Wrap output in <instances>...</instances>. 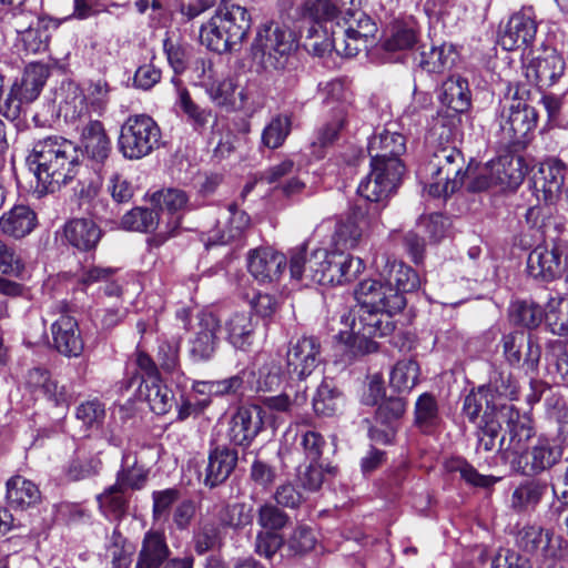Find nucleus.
Masks as SVG:
<instances>
[{"mask_svg": "<svg viewBox=\"0 0 568 568\" xmlns=\"http://www.w3.org/2000/svg\"><path fill=\"white\" fill-rule=\"evenodd\" d=\"M566 62L554 48H545L535 57L527 68V77H534L536 84L548 88L558 82L564 75Z\"/></svg>", "mask_w": 568, "mask_h": 568, "instance_id": "obj_21", "label": "nucleus"}, {"mask_svg": "<svg viewBox=\"0 0 568 568\" xmlns=\"http://www.w3.org/2000/svg\"><path fill=\"white\" fill-rule=\"evenodd\" d=\"M505 423L501 418L491 417V413L481 415L478 423V444L477 449L484 452H491L496 446V439L499 436L501 424Z\"/></svg>", "mask_w": 568, "mask_h": 568, "instance_id": "obj_53", "label": "nucleus"}, {"mask_svg": "<svg viewBox=\"0 0 568 568\" xmlns=\"http://www.w3.org/2000/svg\"><path fill=\"white\" fill-rule=\"evenodd\" d=\"M547 484L540 480H526L518 485L510 498V507L516 513L532 510L541 501Z\"/></svg>", "mask_w": 568, "mask_h": 568, "instance_id": "obj_41", "label": "nucleus"}, {"mask_svg": "<svg viewBox=\"0 0 568 568\" xmlns=\"http://www.w3.org/2000/svg\"><path fill=\"white\" fill-rule=\"evenodd\" d=\"M406 408L407 402L402 397L383 400L376 409L374 424L368 428L369 439L381 445L393 444Z\"/></svg>", "mask_w": 568, "mask_h": 568, "instance_id": "obj_12", "label": "nucleus"}, {"mask_svg": "<svg viewBox=\"0 0 568 568\" xmlns=\"http://www.w3.org/2000/svg\"><path fill=\"white\" fill-rule=\"evenodd\" d=\"M507 446L511 468L524 476H537L550 470L562 457L561 447L546 435H536L534 420L515 407H505Z\"/></svg>", "mask_w": 568, "mask_h": 568, "instance_id": "obj_2", "label": "nucleus"}, {"mask_svg": "<svg viewBox=\"0 0 568 568\" xmlns=\"http://www.w3.org/2000/svg\"><path fill=\"white\" fill-rule=\"evenodd\" d=\"M325 248H316L307 254L306 246L301 245L291 252L290 273L291 277L296 281H305L306 284L321 285V272L314 268L315 264L324 262Z\"/></svg>", "mask_w": 568, "mask_h": 568, "instance_id": "obj_29", "label": "nucleus"}, {"mask_svg": "<svg viewBox=\"0 0 568 568\" xmlns=\"http://www.w3.org/2000/svg\"><path fill=\"white\" fill-rule=\"evenodd\" d=\"M537 123V112L526 102L513 99L508 106V114L501 124V130L508 134L509 142H525L528 133L531 132Z\"/></svg>", "mask_w": 568, "mask_h": 568, "instance_id": "obj_23", "label": "nucleus"}, {"mask_svg": "<svg viewBox=\"0 0 568 568\" xmlns=\"http://www.w3.org/2000/svg\"><path fill=\"white\" fill-rule=\"evenodd\" d=\"M510 321L521 327L534 329L546 321V311L530 300H519L509 307Z\"/></svg>", "mask_w": 568, "mask_h": 568, "instance_id": "obj_44", "label": "nucleus"}, {"mask_svg": "<svg viewBox=\"0 0 568 568\" xmlns=\"http://www.w3.org/2000/svg\"><path fill=\"white\" fill-rule=\"evenodd\" d=\"M473 163L474 161L471 159L467 169L464 170L465 158L455 144H437L432 160V164L438 174H447V176L454 175L456 178L463 176V179Z\"/></svg>", "mask_w": 568, "mask_h": 568, "instance_id": "obj_36", "label": "nucleus"}, {"mask_svg": "<svg viewBox=\"0 0 568 568\" xmlns=\"http://www.w3.org/2000/svg\"><path fill=\"white\" fill-rule=\"evenodd\" d=\"M38 219L27 205H16L0 216V232L9 237L20 240L29 235L37 226Z\"/></svg>", "mask_w": 568, "mask_h": 568, "instance_id": "obj_30", "label": "nucleus"}, {"mask_svg": "<svg viewBox=\"0 0 568 568\" xmlns=\"http://www.w3.org/2000/svg\"><path fill=\"white\" fill-rule=\"evenodd\" d=\"M194 550L199 555H204L222 546V535L220 528L213 523H204L199 526L193 536Z\"/></svg>", "mask_w": 568, "mask_h": 568, "instance_id": "obj_56", "label": "nucleus"}, {"mask_svg": "<svg viewBox=\"0 0 568 568\" xmlns=\"http://www.w3.org/2000/svg\"><path fill=\"white\" fill-rule=\"evenodd\" d=\"M57 99H59V111L65 119H77L85 109L87 98L74 82H63Z\"/></svg>", "mask_w": 568, "mask_h": 568, "instance_id": "obj_45", "label": "nucleus"}, {"mask_svg": "<svg viewBox=\"0 0 568 568\" xmlns=\"http://www.w3.org/2000/svg\"><path fill=\"white\" fill-rule=\"evenodd\" d=\"M562 247L555 243L536 246L528 255L527 270L531 277L550 282L565 271Z\"/></svg>", "mask_w": 568, "mask_h": 568, "instance_id": "obj_16", "label": "nucleus"}, {"mask_svg": "<svg viewBox=\"0 0 568 568\" xmlns=\"http://www.w3.org/2000/svg\"><path fill=\"white\" fill-rule=\"evenodd\" d=\"M263 414L257 405L239 408L230 423V442L237 446H250L263 428Z\"/></svg>", "mask_w": 568, "mask_h": 568, "instance_id": "obj_19", "label": "nucleus"}, {"mask_svg": "<svg viewBox=\"0 0 568 568\" xmlns=\"http://www.w3.org/2000/svg\"><path fill=\"white\" fill-rule=\"evenodd\" d=\"M420 368L414 359L396 363L390 372V386L398 393L410 392L419 381Z\"/></svg>", "mask_w": 568, "mask_h": 568, "instance_id": "obj_46", "label": "nucleus"}, {"mask_svg": "<svg viewBox=\"0 0 568 568\" xmlns=\"http://www.w3.org/2000/svg\"><path fill=\"white\" fill-rule=\"evenodd\" d=\"M354 0H306L301 9V17L313 22L315 28L322 30L326 29L325 23L332 22L337 16L346 10L349 12L348 4H352Z\"/></svg>", "mask_w": 568, "mask_h": 568, "instance_id": "obj_31", "label": "nucleus"}, {"mask_svg": "<svg viewBox=\"0 0 568 568\" xmlns=\"http://www.w3.org/2000/svg\"><path fill=\"white\" fill-rule=\"evenodd\" d=\"M151 201L162 212H168L172 216L168 222L166 235L160 233L148 240L149 245L159 247L166 241L169 235H172L173 232L180 226L181 213L187 206L189 196L181 189L168 187L154 192L151 196Z\"/></svg>", "mask_w": 568, "mask_h": 568, "instance_id": "obj_18", "label": "nucleus"}, {"mask_svg": "<svg viewBox=\"0 0 568 568\" xmlns=\"http://www.w3.org/2000/svg\"><path fill=\"white\" fill-rule=\"evenodd\" d=\"M334 45L337 54L347 58L357 55L363 48H366V43L354 34H351L348 30L339 26V23L334 28Z\"/></svg>", "mask_w": 568, "mask_h": 568, "instance_id": "obj_60", "label": "nucleus"}, {"mask_svg": "<svg viewBox=\"0 0 568 568\" xmlns=\"http://www.w3.org/2000/svg\"><path fill=\"white\" fill-rule=\"evenodd\" d=\"M180 497L178 489L168 488L152 493V517L155 523H165L169 520L170 510Z\"/></svg>", "mask_w": 568, "mask_h": 568, "instance_id": "obj_58", "label": "nucleus"}, {"mask_svg": "<svg viewBox=\"0 0 568 568\" xmlns=\"http://www.w3.org/2000/svg\"><path fill=\"white\" fill-rule=\"evenodd\" d=\"M364 270V263L359 257H354L345 252L329 251L324 271H321V285H335L351 282Z\"/></svg>", "mask_w": 568, "mask_h": 568, "instance_id": "obj_20", "label": "nucleus"}, {"mask_svg": "<svg viewBox=\"0 0 568 568\" xmlns=\"http://www.w3.org/2000/svg\"><path fill=\"white\" fill-rule=\"evenodd\" d=\"M415 423L424 432L437 426L440 416L437 400L430 393L422 394L415 403Z\"/></svg>", "mask_w": 568, "mask_h": 568, "instance_id": "obj_49", "label": "nucleus"}, {"mask_svg": "<svg viewBox=\"0 0 568 568\" xmlns=\"http://www.w3.org/2000/svg\"><path fill=\"white\" fill-rule=\"evenodd\" d=\"M490 398L496 403H505L504 400H513L518 395L517 381L510 373L498 372L495 373L487 386H483Z\"/></svg>", "mask_w": 568, "mask_h": 568, "instance_id": "obj_50", "label": "nucleus"}, {"mask_svg": "<svg viewBox=\"0 0 568 568\" xmlns=\"http://www.w3.org/2000/svg\"><path fill=\"white\" fill-rule=\"evenodd\" d=\"M48 77L49 70L44 64H29L21 80L12 84L7 98L3 99L0 113L10 120L17 119L22 104L31 103L39 97Z\"/></svg>", "mask_w": 568, "mask_h": 568, "instance_id": "obj_9", "label": "nucleus"}, {"mask_svg": "<svg viewBox=\"0 0 568 568\" xmlns=\"http://www.w3.org/2000/svg\"><path fill=\"white\" fill-rule=\"evenodd\" d=\"M284 379V372L277 358H268L258 369L257 384L262 390L278 388Z\"/></svg>", "mask_w": 568, "mask_h": 568, "instance_id": "obj_61", "label": "nucleus"}, {"mask_svg": "<svg viewBox=\"0 0 568 568\" xmlns=\"http://www.w3.org/2000/svg\"><path fill=\"white\" fill-rule=\"evenodd\" d=\"M109 152L106 144H34L27 162L34 171L39 192L54 193L77 176L80 162L101 164Z\"/></svg>", "mask_w": 568, "mask_h": 568, "instance_id": "obj_1", "label": "nucleus"}, {"mask_svg": "<svg viewBox=\"0 0 568 568\" xmlns=\"http://www.w3.org/2000/svg\"><path fill=\"white\" fill-rule=\"evenodd\" d=\"M367 227L368 219L366 213L359 207L353 210L349 215L336 223L332 237L333 245L342 252L355 248L362 241Z\"/></svg>", "mask_w": 568, "mask_h": 568, "instance_id": "obj_27", "label": "nucleus"}, {"mask_svg": "<svg viewBox=\"0 0 568 568\" xmlns=\"http://www.w3.org/2000/svg\"><path fill=\"white\" fill-rule=\"evenodd\" d=\"M288 516L277 506L265 503L257 511V523L268 531H276L286 526Z\"/></svg>", "mask_w": 568, "mask_h": 568, "instance_id": "obj_64", "label": "nucleus"}, {"mask_svg": "<svg viewBox=\"0 0 568 568\" xmlns=\"http://www.w3.org/2000/svg\"><path fill=\"white\" fill-rule=\"evenodd\" d=\"M417 42V32L414 27L406 23H396L382 41V49L387 52H397L412 49Z\"/></svg>", "mask_w": 568, "mask_h": 568, "instance_id": "obj_47", "label": "nucleus"}, {"mask_svg": "<svg viewBox=\"0 0 568 568\" xmlns=\"http://www.w3.org/2000/svg\"><path fill=\"white\" fill-rule=\"evenodd\" d=\"M369 307H358L353 317L349 332H339L338 339L347 347L353 356H363L377 351L375 337H384L395 329L393 314Z\"/></svg>", "mask_w": 568, "mask_h": 568, "instance_id": "obj_4", "label": "nucleus"}, {"mask_svg": "<svg viewBox=\"0 0 568 568\" xmlns=\"http://www.w3.org/2000/svg\"><path fill=\"white\" fill-rule=\"evenodd\" d=\"M546 323L559 336H568V301L551 297L547 303Z\"/></svg>", "mask_w": 568, "mask_h": 568, "instance_id": "obj_51", "label": "nucleus"}, {"mask_svg": "<svg viewBox=\"0 0 568 568\" xmlns=\"http://www.w3.org/2000/svg\"><path fill=\"white\" fill-rule=\"evenodd\" d=\"M505 407H515L511 404L507 403H496L494 398H490L489 393L484 389V387H479L476 392H470L464 399L463 413L471 423H476L480 417V413L483 415L491 413V417L501 418L507 425L506 417L501 416V410Z\"/></svg>", "mask_w": 568, "mask_h": 568, "instance_id": "obj_33", "label": "nucleus"}, {"mask_svg": "<svg viewBox=\"0 0 568 568\" xmlns=\"http://www.w3.org/2000/svg\"><path fill=\"white\" fill-rule=\"evenodd\" d=\"M54 348L67 357H79L84 349V342L77 320L61 314L51 325Z\"/></svg>", "mask_w": 568, "mask_h": 568, "instance_id": "obj_22", "label": "nucleus"}, {"mask_svg": "<svg viewBox=\"0 0 568 568\" xmlns=\"http://www.w3.org/2000/svg\"><path fill=\"white\" fill-rule=\"evenodd\" d=\"M170 549L163 532L148 531L143 538L135 568H193L194 558L169 559Z\"/></svg>", "mask_w": 568, "mask_h": 568, "instance_id": "obj_11", "label": "nucleus"}, {"mask_svg": "<svg viewBox=\"0 0 568 568\" xmlns=\"http://www.w3.org/2000/svg\"><path fill=\"white\" fill-rule=\"evenodd\" d=\"M131 456H123L122 469L118 473L116 485L122 489H141L146 480V471L142 466H138L135 458L130 464Z\"/></svg>", "mask_w": 568, "mask_h": 568, "instance_id": "obj_54", "label": "nucleus"}, {"mask_svg": "<svg viewBox=\"0 0 568 568\" xmlns=\"http://www.w3.org/2000/svg\"><path fill=\"white\" fill-rule=\"evenodd\" d=\"M138 397L146 402L150 409L156 415H164L172 407L173 394L161 383V379L141 382L138 388Z\"/></svg>", "mask_w": 568, "mask_h": 568, "instance_id": "obj_42", "label": "nucleus"}, {"mask_svg": "<svg viewBox=\"0 0 568 568\" xmlns=\"http://www.w3.org/2000/svg\"><path fill=\"white\" fill-rule=\"evenodd\" d=\"M439 100L454 112H466L471 104L468 81L460 75H450L440 87Z\"/></svg>", "mask_w": 568, "mask_h": 568, "instance_id": "obj_34", "label": "nucleus"}, {"mask_svg": "<svg viewBox=\"0 0 568 568\" xmlns=\"http://www.w3.org/2000/svg\"><path fill=\"white\" fill-rule=\"evenodd\" d=\"M8 504L14 509H28L41 501V491L32 480L17 475L7 481Z\"/></svg>", "mask_w": 568, "mask_h": 568, "instance_id": "obj_32", "label": "nucleus"}, {"mask_svg": "<svg viewBox=\"0 0 568 568\" xmlns=\"http://www.w3.org/2000/svg\"><path fill=\"white\" fill-rule=\"evenodd\" d=\"M67 241L81 251L94 248L101 239V230L90 219H73L64 225Z\"/></svg>", "mask_w": 568, "mask_h": 568, "instance_id": "obj_35", "label": "nucleus"}, {"mask_svg": "<svg viewBox=\"0 0 568 568\" xmlns=\"http://www.w3.org/2000/svg\"><path fill=\"white\" fill-rule=\"evenodd\" d=\"M369 307H358L353 317L349 332H339L338 339L347 347L353 356H363L377 351L375 337H384L395 329L393 314Z\"/></svg>", "mask_w": 568, "mask_h": 568, "instance_id": "obj_5", "label": "nucleus"}, {"mask_svg": "<svg viewBox=\"0 0 568 568\" xmlns=\"http://www.w3.org/2000/svg\"><path fill=\"white\" fill-rule=\"evenodd\" d=\"M297 45L296 33L291 28L270 22L258 28L252 54L263 70L278 71L285 69Z\"/></svg>", "mask_w": 568, "mask_h": 568, "instance_id": "obj_6", "label": "nucleus"}, {"mask_svg": "<svg viewBox=\"0 0 568 568\" xmlns=\"http://www.w3.org/2000/svg\"><path fill=\"white\" fill-rule=\"evenodd\" d=\"M536 32L535 20L525 12H517L508 20L498 42L504 50H517L528 47L534 41Z\"/></svg>", "mask_w": 568, "mask_h": 568, "instance_id": "obj_26", "label": "nucleus"}, {"mask_svg": "<svg viewBox=\"0 0 568 568\" xmlns=\"http://www.w3.org/2000/svg\"><path fill=\"white\" fill-rule=\"evenodd\" d=\"M23 384L30 393L43 395L55 406H68L71 402V394L64 385H59L51 378L50 372L43 367H33L24 376Z\"/></svg>", "mask_w": 568, "mask_h": 568, "instance_id": "obj_24", "label": "nucleus"}, {"mask_svg": "<svg viewBox=\"0 0 568 568\" xmlns=\"http://www.w3.org/2000/svg\"><path fill=\"white\" fill-rule=\"evenodd\" d=\"M229 225L226 230H214L203 239L206 248L214 245H225L231 241L239 239L250 224L248 215L236 209L234 204L229 207Z\"/></svg>", "mask_w": 568, "mask_h": 568, "instance_id": "obj_38", "label": "nucleus"}, {"mask_svg": "<svg viewBox=\"0 0 568 568\" xmlns=\"http://www.w3.org/2000/svg\"><path fill=\"white\" fill-rule=\"evenodd\" d=\"M433 180L426 186V191L432 197L446 199L459 190L464 183L463 176H447V174H438L437 171H435Z\"/></svg>", "mask_w": 568, "mask_h": 568, "instance_id": "obj_62", "label": "nucleus"}, {"mask_svg": "<svg viewBox=\"0 0 568 568\" xmlns=\"http://www.w3.org/2000/svg\"><path fill=\"white\" fill-rule=\"evenodd\" d=\"M159 214L151 209L136 206L121 219V227L126 231L151 232L159 225Z\"/></svg>", "mask_w": 568, "mask_h": 568, "instance_id": "obj_48", "label": "nucleus"}, {"mask_svg": "<svg viewBox=\"0 0 568 568\" xmlns=\"http://www.w3.org/2000/svg\"><path fill=\"white\" fill-rule=\"evenodd\" d=\"M133 547L115 528L106 545V555L111 558L113 568H129Z\"/></svg>", "mask_w": 568, "mask_h": 568, "instance_id": "obj_55", "label": "nucleus"}, {"mask_svg": "<svg viewBox=\"0 0 568 568\" xmlns=\"http://www.w3.org/2000/svg\"><path fill=\"white\" fill-rule=\"evenodd\" d=\"M338 392L324 382L313 397V407L317 415L331 416L338 409Z\"/></svg>", "mask_w": 568, "mask_h": 568, "instance_id": "obj_59", "label": "nucleus"}, {"mask_svg": "<svg viewBox=\"0 0 568 568\" xmlns=\"http://www.w3.org/2000/svg\"><path fill=\"white\" fill-rule=\"evenodd\" d=\"M286 264L285 255L268 246L252 250L247 255V270L261 284L278 282Z\"/></svg>", "mask_w": 568, "mask_h": 568, "instance_id": "obj_17", "label": "nucleus"}, {"mask_svg": "<svg viewBox=\"0 0 568 568\" xmlns=\"http://www.w3.org/2000/svg\"><path fill=\"white\" fill-rule=\"evenodd\" d=\"M250 28L246 8L234 0H222L214 16L201 27L200 40L209 50L224 53L240 45Z\"/></svg>", "mask_w": 568, "mask_h": 568, "instance_id": "obj_3", "label": "nucleus"}, {"mask_svg": "<svg viewBox=\"0 0 568 568\" xmlns=\"http://www.w3.org/2000/svg\"><path fill=\"white\" fill-rule=\"evenodd\" d=\"M526 159L514 154H504L489 161L476 181L475 189L499 187L501 191L516 190L528 173Z\"/></svg>", "mask_w": 568, "mask_h": 568, "instance_id": "obj_8", "label": "nucleus"}, {"mask_svg": "<svg viewBox=\"0 0 568 568\" xmlns=\"http://www.w3.org/2000/svg\"><path fill=\"white\" fill-rule=\"evenodd\" d=\"M227 341L239 349H246L253 343L256 323L247 312H235L224 324Z\"/></svg>", "mask_w": 568, "mask_h": 568, "instance_id": "obj_37", "label": "nucleus"}, {"mask_svg": "<svg viewBox=\"0 0 568 568\" xmlns=\"http://www.w3.org/2000/svg\"><path fill=\"white\" fill-rule=\"evenodd\" d=\"M121 138L132 142H159L161 131L156 122L149 115L130 116L121 129Z\"/></svg>", "mask_w": 568, "mask_h": 568, "instance_id": "obj_39", "label": "nucleus"}, {"mask_svg": "<svg viewBox=\"0 0 568 568\" xmlns=\"http://www.w3.org/2000/svg\"><path fill=\"white\" fill-rule=\"evenodd\" d=\"M566 165L556 158H550L539 164L534 173L532 182L537 192L542 193L545 202H552L561 192L565 183Z\"/></svg>", "mask_w": 568, "mask_h": 568, "instance_id": "obj_25", "label": "nucleus"}, {"mask_svg": "<svg viewBox=\"0 0 568 568\" xmlns=\"http://www.w3.org/2000/svg\"><path fill=\"white\" fill-rule=\"evenodd\" d=\"M449 225V220L440 213L423 215L417 223V227L434 242L445 237Z\"/></svg>", "mask_w": 568, "mask_h": 568, "instance_id": "obj_63", "label": "nucleus"}, {"mask_svg": "<svg viewBox=\"0 0 568 568\" xmlns=\"http://www.w3.org/2000/svg\"><path fill=\"white\" fill-rule=\"evenodd\" d=\"M449 471L458 473L460 478L468 485L480 488L493 487L499 481V477L493 475H483L464 459H455L448 464Z\"/></svg>", "mask_w": 568, "mask_h": 568, "instance_id": "obj_52", "label": "nucleus"}, {"mask_svg": "<svg viewBox=\"0 0 568 568\" xmlns=\"http://www.w3.org/2000/svg\"><path fill=\"white\" fill-rule=\"evenodd\" d=\"M298 436V448L302 449L304 458L308 463H318L326 448L324 436L315 430H301Z\"/></svg>", "mask_w": 568, "mask_h": 568, "instance_id": "obj_57", "label": "nucleus"}, {"mask_svg": "<svg viewBox=\"0 0 568 568\" xmlns=\"http://www.w3.org/2000/svg\"><path fill=\"white\" fill-rule=\"evenodd\" d=\"M322 346L314 336H301L288 343L286 352V372L291 376L304 379L321 363Z\"/></svg>", "mask_w": 568, "mask_h": 568, "instance_id": "obj_13", "label": "nucleus"}, {"mask_svg": "<svg viewBox=\"0 0 568 568\" xmlns=\"http://www.w3.org/2000/svg\"><path fill=\"white\" fill-rule=\"evenodd\" d=\"M383 276L402 296L405 293L416 291L420 286V280L416 271L402 262L393 261L389 263Z\"/></svg>", "mask_w": 568, "mask_h": 568, "instance_id": "obj_43", "label": "nucleus"}, {"mask_svg": "<svg viewBox=\"0 0 568 568\" xmlns=\"http://www.w3.org/2000/svg\"><path fill=\"white\" fill-rule=\"evenodd\" d=\"M516 542L523 551L540 555L546 564L556 562L560 555V537L554 538V534L541 526L523 527L517 534Z\"/></svg>", "mask_w": 568, "mask_h": 568, "instance_id": "obj_15", "label": "nucleus"}, {"mask_svg": "<svg viewBox=\"0 0 568 568\" xmlns=\"http://www.w3.org/2000/svg\"><path fill=\"white\" fill-rule=\"evenodd\" d=\"M419 55V67L428 73H443L450 69L457 59L455 47L450 43L423 48Z\"/></svg>", "mask_w": 568, "mask_h": 568, "instance_id": "obj_40", "label": "nucleus"}, {"mask_svg": "<svg viewBox=\"0 0 568 568\" xmlns=\"http://www.w3.org/2000/svg\"><path fill=\"white\" fill-rule=\"evenodd\" d=\"M237 450L225 445L211 449L207 457L204 485L214 488L224 483L237 464Z\"/></svg>", "mask_w": 568, "mask_h": 568, "instance_id": "obj_28", "label": "nucleus"}, {"mask_svg": "<svg viewBox=\"0 0 568 568\" xmlns=\"http://www.w3.org/2000/svg\"><path fill=\"white\" fill-rule=\"evenodd\" d=\"M355 298L358 306L387 312H400L406 305L405 297L385 278L362 281L355 290Z\"/></svg>", "mask_w": 568, "mask_h": 568, "instance_id": "obj_10", "label": "nucleus"}, {"mask_svg": "<svg viewBox=\"0 0 568 568\" xmlns=\"http://www.w3.org/2000/svg\"><path fill=\"white\" fill-rule=\"evenodd\" d=\"M220 321L212 313H201L193 326V336L189 341V354L194 362L210 361L219 346L217 332Z\"/></svg>", "mask_w": 568, "mask_h": 568, "instance_id": "obj_14", "label": "nucleus"}, {"mask_svg": "<svg viewBox=\"0 0 568 568\" xmlns=\"http://www.w3.org/2000/svg\"><path fill=\"white\" fill-rule=\"evenodd\" d=\"M371 172L359 183L358 194L369 202L386 201L398 186L405 172V165L398 153H375L371 160Z\"/></svg>", "mask_w": 568, "mask_h": 568, "instance_id": "obj_7", "label": "nucleus"}]
</instances>
